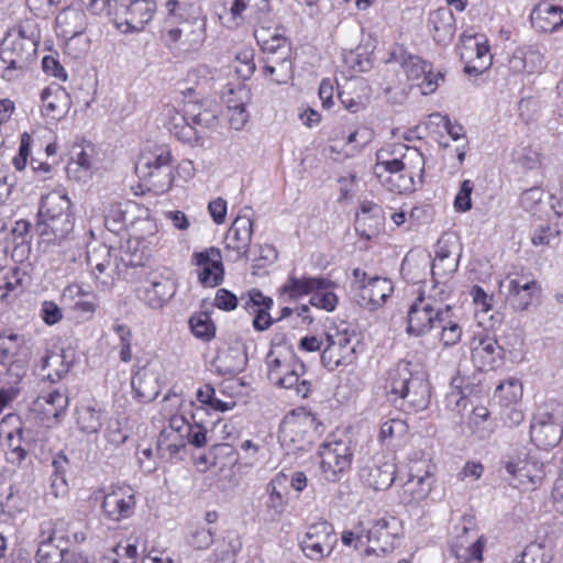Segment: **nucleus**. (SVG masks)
<instances>
[{"instance_id":"f257e3e1","label":"nucleus","mask_w":563,"mask_h":563,"mask_svg":"<svg viewBox=\"0 0 563 563\" xmlns=\"http://www.w3.org/2000/svg\"><path fill=\"white\" fill-rule=\"evenodd\" d=\"M40 35L30 21L10 27L0 44V76L13 80L23 76L37 54Z\"/></svg>"},{"instance_id":"f03ea898","label":"nucleus","mask_w":563,"mask_h":563,"mask_svg":"<svg viewBox=\"0 0 563 563\" xmlns=\"http://www.w3.org/2000/svg\"><path fill=\"white\" fill-rule=\"evenodd\" d=\"M387 388L395 404L400 400V407L407 405L415 411H420L430 404L428 373L418 362L401 360L395 364L388 372Z\"/></svg>"},{"instance_id":"7ed1b4c3","label":"nucleus","mask_w":563,"mask_h":563,"mask_svg":"<svg viewBox=\"0 0 563 563\" xmlns=\"http://www.w3.org/2000/svg\"><path fill=\"white\" fill-rule=\"evenodd\" d=\"M284 336L272 341V350L267 354L268 379L284 388H295L296 394L307 398L311 393V383L299 378L305 373V364L298 360L291 347L282 345Z\"/></svg>"},{"instance_id":"20e7f679","label":"nucleus","mask_w":563,"mask_h":563,"mask_svg":"<svg viewBox=\"0 0 563 563\" xmlns=\"http://www.w3.org/2000/svg\"><path fill=\"white\" fill-rule=\"evenodd\" d=\"M93 14L106 13L123 33L139 32L152 20L156 5L151 0H89Z\"/></svg>"},{"instance_id":"39448f33","label":"nucleus","mask_w":563,"mask_h":563,"mask_svg":"<svg viewBox=\"0 0 563 563\" xmlns=\"http://www.w3.org/2000/svg\"><path fill=\"white\" fill-rule=\"evenodd\" d=\"M167 128L177 140L189 144H201L199 128L210 129L217 125L218 114L205 108L200 102H186L181 111L167 110Z\"/></svg>"},{"instance_id":"423d86ee","label":"nucleus","mask_w":563,"mask_h":563,"mask_svg":"<svg viewBox=\"0 0 563 563\" xmlns=\"http://www.w3.org/2000/svg\"><path fill=\"white\" fill-rule=\"evenodd\" d=\"M388 62L397 63L405 70L409 80L422 79L419 85L423 95H430L437 90L440 81H444L445 74L439 70L432 71V65L420 56L412 55L402 45H394Z\"/></svg>"},{"instance_id":"0eeeda50","label":"nucleus","mask_w":563,"mask_h":563,"mask_svg":"<svg viewBox=\"0 0 563 563\" xmlns=\"http://www.w3.org/2000/svg\"><path fill=\"white\" fill-rule=\"evenodd\" d=\"M442 300L434 296H424L420 292L411 303L407 314V333L413 336H422L443 321L442 313L445 309Z\"/></svg>"},{"instance_id":"6e6552de","label":"nucleus","mask_w":563,"mask_h":563,"mask_svg":"<svg viewBox=\"0 0 563 563\" xmlns=\"http://www.w3.org/2000/svg\"><path fill=\"white\" fill-rule=\"evenodd\" d=\"M338 543L336 533L331 522L319 520L307 526L306 532L299 539L303 555L316 562L329 558Z\"/></svg>"},{"instance_id":"1a4fd4ad","label":"nucleus","mask_w":563,"mask_h":563,"mask_svg":"<svg viewBox=\"0 0 563 563\" xmlns=\"http://www.w3.org/2000/svg\"><path fill=\"white\" fill-rule=\"evenodd\" d=\"M319 455L321 471L331 482H335L338 474L350 468L353 456L350 441L345 440L322 443L319 448Z\"/></svg>"},{"instance_id":"9d476101","label":"nucleus","mask_w":563,"mask_h":563,"mask_svg":"<svg viewBox=\"0 0 563 563\" xmlns=\"http://www.w3.org/2000/svg\"><path fill=\"white\" fill-rule=\"evenodd\" d=\"M191 261L198 267L197 277L202 286L217 287L222 284L224 267L219 249L211 246L201 252H195Z\"/></svg>"},{"instance_id":"9b49d317","label":"nucleus","mask_w":563,"mask_h":563,"mask_svg":"<svg viewBox=\"0 0 563 563\" xmlns=\"http://www.w3.org/2000/svg\"><path fill=\"white\" fill-rule=\"evenodd\" d=\"M206 26L207 19L205 16L192 18V20L183 21L180 27L167 29L164 35V41L167 46L176 44L181 35L185 40L181 42L185 52L199 51L206 41Z\"/></svg>"},{"instance_id":"f8f14e48","label":"nucleus","mask_w":563,"mask_h":563,"mask_svg":"<svg viewBox=\"0 0 563 563\" xmlns=\"http://www.w3.org/2000/svg\"><path fill=\"white\" fill-rule=\"evenodd\" d=\"M240 300L242 308L249 314L254 316L252 325L255 331H266L275 323V319L269 314L274 300L272 297L265 296L258 288H251L243 292Z\"/></svg>"},{"instance_id":"ddd939ff","label":"nucleus","mask_w":563,"mask_h":563,"mask_svg":"<svg viewBox=\"0 0 563 563\" xmlns=\"http://www.w3.org/2000/svg\"><path fill=\"white\" fill-rule=\"evenodd\" d=\"M288 476L277 474L265 488L266 497L263 504L264 520L268 522H278L283 517L288 504Z\"/></svg>"},{"instance_id":"4468645a","label":"nucleus","mask_w":563,"mask_h":563,"mask_svg":"<svg viewBox=\"0 0 563 563\" xmlns=\"http://www.w3.org/2000/svg\"><path fill=\"white\" fill-rule=\"evenodd\" d=\"M500 287L507 288L506 301L516 311L527 310L533 299L541 292L538 282L525 276L520 278L507 277L506 282L500 284Z\"/></svg>"},{"instance_id":"2eb2a0df","label":"nucleus","mask_w":563,"mask_h":563,"mask_svg":"<svg viewBox=\"0 0 563 563\" xmlns=\"http://www.w3.org/2000/svg\"><path fill=\"white\" fill-rule=\"evenodd\" d=\"M135 496L131 487H112L101 505L104 516L113 521L130 518L135 510Z\"/></svg>"},{"instance_id":"dca6fc26","label":"nucleus","mask_w":563,"mask_h":563,"mask_svg":"<svg viewBox=\"0 0 563 563\" xmlns=\"http://www.w3.org/2000/svg\"><path fill=\"white\" fill-rule=\"evenodd\" d=\"M253 235V219L249 214L235 218L227 233V249L236 253L235 260L250 258V244Z\"/></svg>"},{"instance_id":"f3484780","label":"nucleus","mask_w":563,"mask_h":563,"mask_svg":"<svg viewBox=\"0 0 563 563\" xmlns=\"http://www.w3.org/2000/svg\"><path fill=\"white\" fill-rule=\"evenodd\" d=\"M176 292L173 280L158 276L136 289V296L152 309L162 308Z\"/></svg>"},{"instance_id":"a211bd4d","label":"nucleus","mask_w":563,"mask_h":563,"mask_svg":"<svg viewBox=\"0 0 563 563\" xmlns=\"http://www.w3.org/2000/svg\"><path fill=\"white\" fill-rule=\"evenodd\" d=\"M391 292V282L387 278L375 276L368 278L366 284H362L354 297L360 306L373 310L380 307Z\"/></svg>"},{"instance_id":"6ab92c4d","label":"nucleus","mask_w":563,"mask_h":563,"mask_svg":"<svg viewBox=\"0 0 563 563\" xmlns=\"http://www.w3.org/2000/svg\"><path fill=\"white\" fill-rule=\"evenodd\" d=\"M396 465L390 461H374L364 465L360 471L362 482L374 490H385L395 481Z\"/></svg>"},{"instance_id":"aec40b11","label":"nucleus","mask_w":563,"mask_h":563,"mask_svg":"<svg viewBox=\"0 0 563 563\" xmlns=\"http://www.w3.org/2000/svg\"><path fill=\"white\" fill-rule=\"evenodd\" d=\"M35 232L45 243H60L74 230V216L37 219Z\"/></svg>"},{"instance_id":"412c9836","label":"nucleus","mask_w":563,"mask_h":563,"mask_svg":"<svg viewBox=\"0 0 563 563\" xmlns=\"http://www.w3.org/2000/svg\"><path fill=\"white\" fill-rule=\"evenodd\" d=\"M530 21L532 27L538 32H558L563 27V7L540 2L532 9Z\"/></svg>"},{"instance_id":"4be33fe9","label":"nucleus","mask_w":563,"mask_h":563,"mask_svg":"<svg viewBox=\"0 0 563 563\" xmlns=\"http://www.w3.org/2000/svg\"><path fill=\"white\" fill-rule=\"evenodd\" d=\"M383 221L382 207L373 201H363L356 213L355 230L361 238L371 240L379 231Z\"/></svg>"},{"instance_id":"5701e85b","label":"nucleus","mask_w":563,"mask_h":563,"mask_svg":"<svg viewBox=\"0 0 563 563\" xmlns=\"http://www.w3.org/2000/svg\"><path fill=\"white\" fill-rule=\"evenodd\" d=\"M405 153L401 156L391 159H383L382 153L377 154V169L394 168V170H405L413 176L423 173L424 157L421 152L415 147L404 146Z\"/></svg>"},{"instance_id":"b1692460","label":"nucleus","mask_w":563,"mask_h":563,"mask_svg":"<svg viewBox=\"0 0 563 563\" xmlns=\"http://www.w3.org/2000/svg\"><path fill=\"white\" fill-rule=\"evenodd\" d=\"M428 26L438 44L448 45L456 31L453 12L449 8L432 11L428 18Z\"/></svg>"},{"instance_id":"393cba45","label":"nucleus","mask_w":563,"mask_h":563,"mask_svg":"<svg viewBox=\"0 0 563 563\" xmlns=\"http://www.w3.org/2000/svg\"><path fill=\"white\" fill-rule=\"evenodd\" d=\"M191 423L183 416H173L169 419L168 426L165 427L157 439L158 449H166L172 454L177 453L185 446L183 439L185 438L189 426Z\"/></svg>"},{"instance_id":"a878e982","label":"nucleus","mask_w":563,"mask_h":563,"mask_svg":"<svg viewBox=\"0 0 563 563\" xmlns=\"http://www.w3.org/2000/svg\"><path fill=\"white\" fill-rule=\"evenodd\" d=\"M74 362V353L70 350L59 349L47 351L42 358V371H48L45 377L56 382L66 376Z\"/></svg>"},{"instance_id":"bb28decb","label":"nucleus","mask_w":563,"mask_h":563,"mask_svg":"<svg viewBox=\"0 0 563 563\" xmlns=\"http://www.w3.org/2000/svg\"><path fill=\"white\" fill-rule=\"evenodd\" d=\"M172 155L168 151H163L153 159H147L136 164V172H143V176L154 177L164 174L165 180L153 183L162 191H167L172 187V172L169 169Z\"/></svg>"},{"instance_id":"cd10ccee","label":"nucleus","mask_w":563,"mask_h":563,"mask_svg":"<svg viewBox=\"0 0 563 563\" xmlns=\"http://www.w3.org/2000/svg\"><path fill=\"white\" fill-rule=\"evenodd\" d=\"M368 86L362 79H355L344 86L338 92V97L349 112L357 113L364 110L368 103Z\"/></svg>"},{"instance_id":"c85d7f7f","label":"nucleus","mask_w":563,"mask_h":563,"mask_svg":"<svg viewBox=\"0 0 563 563\" xmlns=\"http://www.w3.org/2000/svg\"><path fill=\"white\" fill-rule=\"evenodd\" d=\"M377 169V163L374 165L373 173L379 181L388 187L393 192L405 194L415 190V176L405 170H394V168Z\"/></svg>"},{"instance_id":"c756f323","label":"nucleus","mask_w":563,"mask_h":563,"mask_svg":"<svg viewBox=\"0 0 563 563\" xmlns=\"http://www.w3.org/2000/svg\"><path fill=\"white\" fill-rule=\"evenodd\" d=\"M65 216H74L71 211V201L66 194L52 191L42 197L37 219Z\"/></svg>"},{"instance_id":"7c9ffc66","label":"nucleus","mask_w":563,"mask_h":563,"mask_svg":"<svg viewBox=\"0 0 563 563\" xmlns=\"http://www.w3.org/2000/svg\"><path fill=\"white\" fill-rule=\"evenodd\" d=\"M474 357L483 358V366L495 367L504 355V349L495 338L488 335L474 338L472 342Z\"/></svg>"},{"instance_id":"2f4dec72","label":"nucleus","mask_w":563,"mask_h":563,"mask_svg":"<svg viewBox=\"0 0 563 563\" xmlns=\"http://www.w3.org/2000/svg\"><path fill=\"white\" fill-rule=\"evenodd\" d=\"M328 284V278L323 276L298 278L291 275L282 287V292L290 299H297L305 295H312L316 289L323 288Z\"/></svg>"},{"instance_id":"473e14b6","label":"nucleus","mask_w":563,"mask_h":563,"mask_svg":"<svg viewBox=\"0 0 563 563\" xmlns=\"http://www.w3.org/2000/svg\"><path fill=\"white\" fill-rule=\"evenodd\" d=\"M531 440L537 446L548 450L554 448L562 439L563 426L547 423L533 420L531 424Z\"/></svg>"},{"instance_id":"72a5a7b5","label":"nucleus","mask_w":563,"mask_h":563,"mask_svg":"<svg viewBox=\"0 0 563 563\" xmlns=\"http://www.w3.org/2000/svg\"><path fill=\"white\" fill-rule=\"evenodd\" d=\"M398 525L394 517L376 520L366 533L367 541L383 543L382 550L385 551L387 547H393V541L398 534Z\"/></svg>"},{"instance_id":"f704fd0d","label":"nucleus","mask_w":563,"mask_h":563,"mask_svg":"<svg viewBox=\"0 0 563 563\" xmlns=\"http://www.w3.org/2000/svg\"><path fill=\"white\" fill-rule=\"evenodd\" d=\"M430 490L431 482L428 473L424 476H412L402 486L401 503L418 504L427 498Z\"/></svg>"},{"instance_id":"c9c22d12","label":"nucleus","mask_w":563,"mask_h":563,"mask_svg":"<svg viewBox=\"0 0 563 563\" xmlns=\"http://www.w3.org/2000/svg\"><path fill=\"white\" fill-rule=\"evenodd\" d=\"M135 396L142 401H151L157 396L156 378L146 368L139 369L131 379Z\"/></svg>"},{"instance_id":"e433bc0d","label":"nucleus","mask_w":563,"mask_h":563,"mask_svg":"<svg viewBox=\"0 0 563 563\" xmlns=\"http://www.w3.org/2000/svg\"><path fill=\"white\" fill-rule=\"evenodd\" d=\"M255 38L261 45L263 52L268 54H276L277 52H280L282 56L290 58V42L278 32V29L271 36H268L265 30L256 31Z\"/></svg>"},{"instance_id":"4c0bfd02","label":"nucleus","mask_w":563,"mask_h":563,"mask_svg":"<svg viewBox=\"0 0 563 563\" xmlns=\"http://www.w3.org/2000/svg\"><path fill=\"white\" fill-rule=\"evenodd\" d=\"M76 421L81 432L97 433L102 427L101 410L92 406H82L76 410Z\"/></svg>"},{"instance_id":"58836bf2","label":"nucleus","mask_w":563,"mask_h":563,"mask_svg":"<svg viewBox=\"0 0 563 563\" xmlns=\"http://www.w3.org/2000/svg\"><path fill=\"white\" fill-rule=\"evenodd\" d=\"M40 538L41 541L34 554L36 563H62L68 549L45 537Z\"/></svg>"},{"instance_id":"ea45409f","label":"nucleus","mask_w":563,"mask_h":563,"mask_svg":"<svg viewBox=\"0 0 563 563\" xmlns=\"http://www.w3.org/2000/svg\"><path fill=\"white\" fill-rule=\"evenodd\" d=\"M68 527L69 522L63 518L47 520L41 525L40 537H45L60 545L64 543L67 544L70 541L68 536Z\"/></svg>"},{"instance_id":"a19ab883","label":"nucleus","mask_w":563,"mask_h":563,"mask_svg":"<svg viewBox=\"0 0 563 563\" xmlns=\"http://www.w3.org/2000/svg\"><path fill=\"white\" fill-rule=\"evenodd\" d=\"M67 93L60 87L52 88L46 87L41 92V99L44 103V112L46 115H52L54 119H59L64 115L65 110L60 107L58 101L66 98Z\"/></svg>"},{"instance_id":"79ce46f5","label":"nucleus","mask_w":563,"mask_h":563,"mask_svg":"<svg viewBox=\"0 0 563 563\" xmlns=\"http://www.w3.org/2000/svg\"><path fill=\"white\" fill-rule=\"evenodd\" d=\"M189 325L192 334L202 341H210L216 336V325L207 312H198L190 317Z\"/></svg>"},{"instance_id":"37998d69","label":"nucleus","mask_w":563,"mask_h":563,"mask_svg":"<svg viewBox=\"0 0 563 563\" xmlns=\"http://www.w3.org/2000/svg\"><path fill=\"white\" fill-rule=\"evenodd\" d=\"M451 306L446 305L442 313L443 321L438 322L437 327L442 329L441 341L445 346H452L460 342L462 338V328L450 317Z\"/></svg>"},{"instance_id":"c03bdc74","label":"nucleus","mask_w":563,"mask_h":563,"mask_svg":"<svg viewBox=\"0 0 563 563\" xmlns=\"http://www.w3.org/2000/svg\"><path fill=\"white\" fill-rule=\"evenodd\" d=\"M343 60L347 67L357 73L368 71L373 67L372 54L366 46H357L344 53Z\"/></svg>"},{"instance_id":"a18cd8bd","label":"nucleus","mask_w":563,"mask_h":563,"mask_svg":"<svg viewBox=\"0 0 563 563\" xmlns=\"http://www.w3.org/2000/svg\"><path fill=\"white\" fill-rule=\"evenodd\" d=\"M328 283L329 284L325 287L314 290L310 297V303L313 307L331 312L335 310L339 298L334 292L336 284L329 278Z\"/></svg>"},{"instance_id":"49530a36","label":"nucleus","mask_w":563,"mask_h":563,"mask_svg":"<svg viewBox=\"0 0 563 563\" xmlns=\"http://www.w3.org/2000/svg\"><path fill=\"white\" fill-rule=\"evenodd\" d=\"M275 65L266 64L263 67V75L277 85L286 84L292 78V63L287 56H282Z\"/></svg>"},{"instance_id":"de8ad7c7","label":"nucleus","mask_w":563,"mask_h":563,"mask_svg":"<svg viewBox=\"0 0 563 563\" xmlns=\"http://www.w3.org/2000/svg\"><path fill=\"white\" fill-rule=\"evenodd\" d=\"M327 341L331 342L340 354H345L347 351H351V364L354 362L356 347L360 343V340L354 332L350 333L344 329L342 331H338L334 336L332 334H327Z\"/></svg>"},{"instance_id":"09e8293b","label":"nucleus","mask_w":563,"mask_h":563,"mask_svg":"<svg viewBox=\"0 0 563 563\" xmlns=\"http://www.w3.org/2000/svg\"><path fill=\"white\" fill-rule=\"evenodd\" d=\"M536 421L563 426V404L551 399L545 401L534 416Z\"/></svg>"},{"instance_id":"8fccbe9b","label":"nucleus","mask_w":563,"mask_h":563,"mask_svg":"<svg viewBox=\"0 0 563 563\" xmlns=\"http://www.w3.org/2000/svg\"><path fill=\"white\" fill-rule=\"evenodd\" d=\"M351 351H347L345 354H340L336 351V347L328 342V345L322 351L321 354V363L329 371H334L341 365H350L351 364Z\"/></svg>"},{"instance_id":"3c124183","label":"nucleus","mask_w":563,"mask_h":563,"mask_svg":"<svg viewBox=\"0 0 563 563\" xmlns=\"http://www.w3.org/2000/svg\"><path fill=\"white\" fill-rule=\"evenodd\" d=\"M104 225L114 234H119L125 229V211L122 209L121 203L109 206L104 214Z\"/></svg>"},{"instance_id":"603ef678","label":"nucleus","mask_w":563,"mask_h":563,"mask_svg":"<svg viewBox=\"0 0 563 563\" xmlns=\"http://www.w3.org/2000/svg\"><path fill=\"white\" fill-rule=\"evenodd\" d=\"M197 399L208 405L211 409L220 412L228 411L233 408L234 402H224L216 397L214 388L210 384H206L202 388L197 391Z\"/></svg>"},{"instance_id":"864d4df0","label":"nucleus","mask_w":563,"mask_h":563,"mask_svg":"<svg viewBox=\"0 0 563 563\" xmlns=\"http://www.w3.org/2000/svg\"><path fill=\"white\" fill-rule=\"evenodd\" d=\"M454 549L456 558L463 563H470L473 560L481 562L483 560L484 539L483 537L478 538L467 548H464L463 544H455Z\"/></svg>"},{"instance_id":"5fc2aeb1","label":"nucleus","mask_w":563,"mask_h":563,"mask_svg":"<svg viewBox=\"0 0 563 563\" xmlns=\"http://www.w3.org/2000/svg\"><path fill=\"white\" fill-rule=\"evenodd\" d=\"M520 56L525 62L526 73L532 74L540 71L543 68V55L534 46L519 47Z\"/></svg>"},{"instance_id":"6e6d98bb","label":"nucleus","mask_w":563,"mask_h":563,"mask_svg":"<svg viewBox=\"0 0 563 563\" xmlns=\"http://www.w3.org/2000/svg\"><path fill=\"white\" fill-rule=\"evenodd\" d=\"M165 8L167 11V16L165 20L164 29L162 30V38L164 40V35L167 29L174 27L175 23H179L183 25V21H185V4L180 3L178 0H167L165 3Z\"/></svg>"},{"instance_id":"4d7b16f0","label":"nucleus","mask_w":563,"mask_h":563,"mask_svg":"<svg viewBox=\"0 0 563 563\" xmlns=\"http://www.w3.org/2000/svg\"><path fill=\"white\" fill-rule=\"evenodd\" d=\"M241 548L239 540L219 543L213 552L216 563H235V556Z\"/></svg>"},{"instance_id":"13d9d810","label":"nucleus","mask_w":563,"mask_h":563,"mask_svg":"<svg viewBox=\"0 0 563 563\" xmlns=\"http://www.w3.org/2000/svg\"><path fill=\"white\" fill-rule=\"evenodd\" d=\"M250 100V91L242 86L229 89L223 96V101L229 111L244 109Z\"/></svg>"},{"instance_id":"bf43d9fd","label":"nucleus","mask_w":563,"mask_h":563,"mask_svg":"<svg viewBox=\"0 0 563 563\" xmlns=\"http://www.w3.org/2000/svg\"><path fill=\"white\" fill-rule=\"evenodd\" d=\"M16 435H18V438L15 439L13 433L10 432L8 434L9 446L11 448L9 455H8V461L12 464L20 465L25 460L27 452L21 445L22 435H23V430L21 428H19L16 430Z\"/></svg>"},{"instance_id":"052dcab7","label":"nucleus","mask_w":563,"mask_h":563,"mask_svg":"<svg viewBox=\"0 0 563 563\" xmlns=\"http://www.w3.org/2000/svg\"><path fill=\"white\" fill-rule=\"evenodd\" d=\"M314 416L310 412H305L301 416H294L292 418L286 419L283 424V433L286 435L289 433H298L302 431L305 427L314 426Z\"/></svg>"},{"instance_id":"680f3d73","label":"nucleus","mask_w":563,"mask_h":563,"mask_svg":"<svg viewBox=\"0 0 563 563\" xmlns=\"http://www.w3.org/2000/svg\"><path fill=\"white\" fill-rule=\"evenodd\" d=\"M20 336L15 333L0 334V360L1 362L12 358L19 351Z\"/></svg>"},{"instance_id":"e2e57ef3","label":"nucleus","mask_w":563,"mask_h":563,"mask_svg":"<svg viewBox=\"0 0 563 563\" xmlns=\"http://www.w3.org/2000/svg\"><path fill=\"white\" fill-rule=\"evenodd\" d=\"M235 70L242 79H249L255 71L256 66L253 60V53L244 51L236 55Z\"/></svg>"},{"instance_id":"0e129e2a","label":"nucleus","mask_w":563,"mask_h":563,"mask_svg":"<svg viewBox=\"0 0 563 563\" xmlns=\"http://www.w3.org/2000/svg\"><path fill=\"white\" fill-rule=\"evenodd\" d=\"M473 191V183L470 179L462 181L460 190L454 199V208L457 211H468L472 208L471 195Z\"/></svg>"},{"instance_id":"69168bd1","label":"nucleus","mask_w":563,"mask_h":563,"mask_svg":"<svg viewBox=\"0 0 563 563\" xmlns=\"http://www.w3.org/2000/svg\"><path fill=\"white\" fill-rule=\"evenodd\" d=\"M239 301L241 300L232 291L220 288L216 292L213 306L223 311H232L236 309Z\"/></svg>"},{"instance_id":"338daca9","label":"nucleus","mask_w":563,"mask_h":563,"mask_svg":"<svg viewBox=\"0 0 563 563\" xmlns=\"http://www.w3.org/2000/svg\"><path fill=\"white\" fill-rule=\"evenodd\" d=\"M31 227L32 224L26 220L15 221L10 231L8 232L9 245H19L27 242L26 239Z\"/></svg>"},{"instance_id":"774afa93","label":"nucleus","mask_w":563,"mask_h":563,"mask_svg":"<svg viewBox=\"0 0 563 563\" xmlns=\"http://www.w3.org/2000/svg\"><path fill=\"white\" fill-rule=\"evenodd\" d=\"M112 549L114 551V555H112V563H135L137 558V549L135 544H118Z\"/></svg>"}]
</instances>
